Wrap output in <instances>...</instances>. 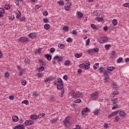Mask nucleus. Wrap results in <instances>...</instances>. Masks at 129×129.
Wrapping results in <instances>:
<instances>
[{
	"label": "nucleus",
	"instance_id": "nucleus-11",
	"mask_svg": "<svg viewBox=\"0 0 129 129\" xmlns=\"http://www.w3.org/2000/svg\"><path fill=\"white\" fill-rule=\"evenodd\" d=\"M34 123V122L32 120H26L25 121V124L26 125H32Z\"/></svg>",
	"mask_w": 129,
	"mask_h": 129
},
{
	"label": "nucleus",
	"instance_id": "nucleus-55",
	"mask_svg": "<svg viewBox=\"0 0 129 129\" xmlns=\"http://www.w3.org/2000/svg\"><path fill=\"white\" fill-rule=\"evenodd\" d=\"M118 113H119V110H118L117 111L113 112L114 116L117 115Z\"/></svg>",
	"mask_w": 129,
	"mask_h": 129
},
{
	"label": "nucleus",
	"instance_id": "nucleus-57",
	"mask_svg": "<svg viewBox=\"0 0 129 129\" xmlns=\"http://www.w3.org/2000/svg\"><path fill=\"white\" fill-rule=\"evenodd\" d=\"M54 52H55V49L52 47L50 50V53H53Z\"/></svg>",
	"mask_w": 129,
	"mask_h": 129
},
{
	"label": "nucleus",
	"instance_id": "nucleus-44",
	"mask_svg": "<svg viewBox=\"0 0 129 129\" xmlns=\"http://www.w3.org/2000/svg\"><path fill=\"white\" fill-rule=\"evenodd\" d=\"M5 77L6 78H9V77H10V73H9V72H6L5 74Z\"/></svg>",
	"mask_w": 129,
	"mask_h": 129
},
{
	"label": "nucleus",
	"instance_id": "nucleus-2",
	"mask_svg": "<svg viewBox=\"0 0 129 129\" xmlns=\"http://www.w3.org/2000/svg\"><path fill=\"white\" fill-rule=\"evenodd\" d=\"M99 95V93L98 91L92 93L90 95V98L92 100H97L98 99V96Z\"/></svg>",
	"mask_w": 129,
	"mask_h": 129
},
{
	"label": "nucleus",
	"instance_id": "nucleus-52",
	"mask_svg": "<svg viewBox=\"0 0 129 129\" xmlns=\"http://www.w3.org/2000/svg\"><path fill=\"white\" fill-rule=\"evenodd\" d=\"M43 22L46 23H49V19H48L47 18H44L43 19Z\"/></svg>",
	"mask_w": 129,
	"mask_h": 129
},
{
	"label": "nucleus",
	"instance_id": "nucleus-7",
	"mask_svg": "<svg viewBox=\"0 0 129 129\" xmlns=\"http://www.w3.org/2000/svg\"><path fill=\"white\" fill-rule=\"evenodd\" d=\"M17 69H18V70H19L20 72H19V75L20 76H22L23 75V74H24V72H25V70H23L22 69V68H21L20 66H18L17 67Z\"/></svg>",
	"mask_w": 129,
	"mask_h": 129
},
{
	"label": "nucleus",
	"instance_id": "nucleus-29",
	"mask_svg": "<svg viewBox=\"0 0 129 129\" xmlns=\"http://www.w3.org/2000/svg\"><path fill=\"white\" fill-rule=\"evenodd\" d=\"M112 23L113 26H116L117 25V20L116 19H113Z\"/></svg>",
	"mask_w": 129,
	"mask_h": 129
},
{
	"label": "nucleus",
	"instance_id": "nucleus-6",
	"mask_svg": "<svg viewBox=\"0 0 129 129\" xmlns=\"http://www.w3.org/2000/svg\"><path fill=\"white\" fill-rule=\"evenodd\" d=\"M53 59H55V60H57V62H62L63 61V57L59 56L58 55H55Z\"/></svg>",
	"mask_w": 129,
	"mask_h": 129
},
{
	"label": "nucleus",
	"instance_id": "nucleus-19",
	"mask_svg": "<svg viewBox=\"0 0 129 129\" xmlns=\"http://www.w3.org/2000/svg\"><path fill=\"white\" fill-rule=\"evenodd\" d=\"M56 100V97L55 96H51L49 98V101L53 102V101H55Z\"/></svg>",
	"mask_w": 129,
	"mask_h": 129
},
{
	"label": "nucleus",
	"instance_id": "nucleus-4",
	"mask_svg": "<svg viewBox=\"0 0 129 129\" xmlns=\"http://www.w3.org/2000/svg\"><path fill=\"white\" fill-rule=\"evenodd\" d=\"M97 41L99 43H100L101 44H103L104 43H107V42H108V38H107V37H100L98 39Z\"/></svg>",
	"mask_w": 129,
	"mask_h": 129
},
{
	"label": "nucleus",
	"instance_id": "nucleus-8",
	"mask_svg": "<svg viewBox=\"0 0 129 129\" xmlns=\"http://www.w3.org/2000/svg\"><path fill=\"white\" fill-rule=\"evenodd\" d=\"M13 129H25V128L23 124H19L15 126Z\"/></svg>",
	"mask_w": 129,
	"mask_h": 129
},
{
	"label": "nucleus",
	"instance_id": "nucleus-53",
	"mask_svg": "<svg viewBox=\"0 0 129 129\" xmlns=\"http://www.w3.org/2000/svg\"><path fill=\"white\" fill-rule=\"evenodd\" d=\"M123 6L125 8H128V9H129V3H125L123 5Z\"/></svg>",
	"mask_w": 129,
	"mask_h": 129
},
{
	"label": "nucleus",
	"instance_id": "nucleus-17",
	"mask_svg": "<svg viewBox=\"0 0 129 129\" xmlns=\"http://www.w3.org/2000/svg\"><path fill=\"white\" fill-rule=\"evenodd\" d=\"M12 119L13 121H14L15 122H17V121L19 120V117H18V116L17 115L14 116L12 117Z\"/></svg>",
	"mask_w": 129,
	"mask_h": 129
},
{
	"label": "nucleus",
	"instance_id": "nucleus-54",
	"mask_svg": "<svg viewBox=\"0 0 129 129\" xmlns=\"http://www.w3.org/2000/svg\"><path fill=\"white\" fill-rule=\"evenodd\" d=\"M122 61V58L120 57L117 60V63H120Z\"/></svg>",
	"mask_w": 129,
	"mask_h": 129
},
{
	"label": "nucleus",
	"instance_id": "nucleus-64",
	"mask_svg": "<svg viewBox=\"0 0 129 129\" xmlns=\"http://www.w3.org/2000/svg\"><path fill=\"white\" fill-rule=\"evenodd\" d=\"M112 57H114L115 56V51H113L112 52L111 54Z\"/></svg>",
	"mask_w": 129,
	"mask_h": 129
},
{
	"label": "nucleus",
	"instance_id": "nucleus-31",
	"mask_svg": "<svg viewBox=\"0 0 129 129\" xmlns=\"http://www.w3.org/2000/svg\"><path fill=\"white\" fill-rule=\"evenodd\" d=\"M91 28H92L94 30H98V28H97V27H96V25L94 24H92L91 25Z\"/></svg>",
	"mask_w": 129,
	"mask_h": 129
},
{
	"label": "nucleus",
	"instance_id": "nucleus-37",
	"mask_svg": "<svg viewBox=\"0 0 129 129\" xmlns=\"http://www.w3.org/2000/svg\"><path fill=\"white\" fill-rule=\"evenodd\" d=\"M99 66V63H95L94 66H93V68L94 69H97V68H98V67Z\"/></svg>",
	"mask_w": 129,
	"mask_h": 129
},
{
	"label": "nucleus",
	"instance_id": "nucleus-51",
	"mask_svg": "<svg viewBox=\"0 0 129 129\" xmlns=\"http://www.w3.org/2000/svg\"><path fill=\"white\" fill-rule=\"evenodd\" d=\"M75 103H80L81 102V100L80 99H77L74 101Z\"/></svg>",
	"mask_w": 129,
	"mask_h": 129
},
{
	"label": "nucleus",
	"instance_id": "nucleus-24",
	"mask_svg": "<svg viewBox=\"0 0 129 129\" xmlns=\"http://www.w3.org/2000/svg\"><path fill=\"white\" fill-rule=\"evenodd\" d=\"M30 118L31 119L35 120L36 119H38V116H37L36 115H33L30 116Z\"/></svg>",
	"mask_w": 129,
	"mask_h": 129
},
{
	"label": "nucleus",
	"instance_id": "nucleus-45",
	"mask_svg": "<svg viewBox=\"0 0 129 129\" xmlns=\"http://www.w3.org/2000/svg\"><path fill=\"white\" fill-rule=\"evenodd\" d=\"M70 7L69 6L65 5L64 6V10L65 11H67V12L69 11Z\"/></svg>",
	"mask_w": 129,
	"mask_h": 129
},
{
	"label": "nucleus",
	"instance_id": "nucleus-50",
	"mask_svg": "<svg viewBox=\"0 0 129 129\" xmlns=\"http://www.w3.org/2000/svg\"><path fill=\"white\" fill-rule=\"evenodd\" d=\"M67 42H68V43H72V38H68L67 40Z\"/></svg>",
	"mask_w": 129,
	"mask_h": 129
},
{
	"label": "nucleus",
	"instance_id": "nucleus-33",
	"mask_svg": "<svg viewBox=\"0 0 129 129\" xmlns=\"http://www.w3.org/2000/svg\"><path fill=\"white\" fill-rule=\"evenodd\" d=\"M75 57H76V58H81V57H82V54H79V53H75Z\"/></svg>",
	"mask_w": 129,
	"mask_h": 129
},
{
	"label": "nucleus",
	"instance_id": "nucleus-40",
	"mask_svg": "<svg viewBox=\"0 0 129 129\" xmlns=\"http://www.w3.org/2000/svg\"><path fill=\"white\" fill-rule=\"evenodd\" d=\"M58 48H59L60 49H64L65 46H64V44H59V45H58Z\"/></svg>",
	"mask_w": 129,
	"mask_h": 129
},
{
	"label": "nucleus",
	"instance_id": "nucleus-46",
	"mask_svg": "<svg viewBox=\"0 0 129 129\" xmlns=\"http://www.w3.org/2000/svg\"><path fill=\"white\" fill-rule=\"evenodd\" d=\"M103 70H104L103 68H100L98 69V71L100 73H102V72H103Z\"/></svg>",
	"mask_w": 129,
	"mask_h": 129
},
{
	"label": "nucleus",
	"instance_id": "nucleus-61",
	"mask_svg": "<svg viewBox=\"0 0 129 129\" xmlns=\"http://www.w3.org/2000/svg\"><path fill=\"white\" fill-rule=\"evenodd\" d=\"M93 15L94 16H98V13H97V11H95L93 13Z\"/></svg>",
	"mask_w": 129,
	"mask_h": 129
},
{
	"label": "nucleus",
	"instance_id": "nucleus-58",
	"mask_svg": "<svg viewBox=\"0 0 129 129\" xmlns=\"http://www.w3.org/2000/svg\"><path fill=\"white\" fill-rule=\"evenodd\" d=\"M43 15L44 17H47V16H48V12L45 11V12H43Z\"/></svg>",
	"mask_w": 129,
	"mask_h": 129
},
{
	"label": "nucleus",
	"instance_id": "nucleus-39",
	"mask_svg": "<svg viewBox=\"0 0 129 129\" xmlns=\"http://www.w3.org/2000/svg\"><path fill=\"white\" fill-rule=\"evenodd\" d=\"M4 9H5V10H6V11H8V10H10V9H11V7H10V5H6L4 6Z\"/></svg>",
	"mask_w": 129,
	"mask_h": 129
},
{
	"label": "nucleus",
	"instance_id": "nucleus-35",
	"mask_svg": "<svg viewBox=\"0 0 129 129\" xmlns=\"http://www.w3.org/2000/svg\"><path fill=\"white\" fill-rule=\"evenodd\" d=\"M38 96H39V94H38L37 92H34L32 95V96L33 97H38Z\"/></svg>",
	"mask_w": 129,
	"mask_h": 129
},
{
	"label": "nucleus",
	"instance_id": "nucleus-62",
	"mask_svg": "<svg viewBox=\"0 0 129 129\" xmlns=\"http://www.w3.org/2000/svg\"><path fill=\"white\" fill-rule=\"evenodd\" d=\"M112 116H115L113 112L108 115V118H110L111 117H112Z\"/></svg>",
	"mask_w": 129,
	"mask_h": 129
},
{
	"label": "nucleus",
	"instance_id": "nucleus-43",
	"mask_svg": "<svg viewBox=\"0 0 129 129\" xmlns=\"http://www.w3.org/2000/svg\"><path fill=\"white\" fill-rule=\"evenodd\" d=\"M117 100V98H114L113 100H112V104H116L117 103V102L116 101Z\"/></svg>",
	"mask_w": 129,
	"mask_h": 129
},
{
	"label": "nucleus",
	"instance_id": "nucleus-3",
	"mask_svg": "<svg viewBox=\"0 0 129 129\" xmlns=\"http://www.w3.org/2000/svg\"><path fill=\"white\" fill-rule=\"evenodd\" d=\"M74 91H73V93L72 94V96L74 97V98H80V97H82L84 95L83 93L77 92L74 93Z\"/></svg>",
	"mask_w": 129,
	"mask_h": 129
},
{
	"label": "nucleus",
	"instance_id": "nucleus-23",
	"mask_svg": "<svg viewBox=\"0 0 129 129\" xmlns=\"http://www.w3.org/2000/svg\"><path fill=\"white\" fill-rule=\"evenodd\" d=\"M29 37H30V38H36V37H37V35L34 33H30L29 34Z\"/></svg>",
	"mask_w": 129,
	"mask_h": 129
},
{
	"label": "nucleus",
	"instance_id": "nucleus-26",
	"mask_svg": "<svg viewBox=\"0 0 129 129\" xmlns=\"http://www.w3.org/2000/svg\"><path fill=\"white\" fill-rule=\"evenodd\" d=\"M44 28L45 30H49L50 29V24H46L44 25Z\"/></svg>",
	"mask_w": 129,
	"mask_h": 129
},
{
	"label": "nucleus",
	"instance_id": "nucleus-47",
	"mask_svg": "<svg viewBox=\"0 0 129 129\" xmlns=\"http://www.w3.org/2000/svg\"><path fill=\"white\" fill-rule=\"evenodd\" d=\"M80 68H81L82 69H83V68L85 69V64L84 63L80 64L79 65Z\"/></svg>",
	"mask_w": 129,
	"mask_h": 129
},
{
	"label": "nucleus",
	"instance_id": "nucleus-48",
	"mask_svg": "<svg viewBox=\"0 0 129 129\" xmlns=\"http://www.w3.org/2000/svg\"><path fill=\"white\" fill-rule=\"evenodd\" d=\"M90 43V39H88L86 41V46H88L89 45V43Z\"/></svg>",
	"mask_w": 129,
	"mask_h": 129
},
{
	"label": "nucleus",
	"instance_id": "nucleus-60",
	"mask_svg": "<svg viewBox=\"0 0 129 129\" xmlns=\"http://www.w3.org/2000/svg\"><path fill=\"white\" fill-rule=\"evenodd\" d=\"M71 5H72L71 2L69 1H68L67 3L66 4V5L68 6L70 8V7H71Z\"/></svg>",
	"mask_w": 129,
	"mask_h": 129
},
{
	"label": "nucleus",
	"instance_id": "nucleus-28",
	"mask_svg": "<svg viewBox=\"0 0 129 129\" xmlns=\"http://www.w3.org/2000/svg\"><path fill=\"white\" fill-rule=\"evenodd\" d=\"M30 62H31L30 60V59H28V58L25 59L24 63L25 64H26V65H28V64H30Z\"/></svg>",
	"mask_w": 129,
	"mask_h": 129
},
{
	"label": "nucleus",
	"instance_id": "nucleus-20",
	"mask_svg": "<svg viewBox=\"0 0 129 129\" xmlns=\"http://www.w3.org/2000/svg\"><path fill=\"white\" fill-rule=\"evenodd\" d=\"M103 77L104 78V80H105L106 82H108V78H109V76L108 75H104Z\"/></svg>",
	"mask_w": 129,
	"mask_h": 129
},
{
	"label": "nucleus",
	"instance_id": "nucleus-18",
	"mask_svg": "<svg viewBox=\"0 0 129 129\" xmlns=\"http://www.w3.org/2000/svg\"><path fill=\"white\" fill-rule=\"evenodd\" d=\"M106 68L109 71H113L115 70V67H107Z\"/></svg>",
	"mask_w": 129,
	"mask_h": 129
},
{
	"label": "nucleus",
	"instance_id": "nucleus-38",
	"mask_svg": "<svg viewBox=\"0 0 129 129\" xmlns=\"http://www.w3.org/2000/svg\"><path fill=\"white\" fill-rule=\"evenodd\" d=\"M111 47V45L110 44H107L105 45V48L106 50H109V48Z\"/></svg>",
	"mask_w": 129,
	"mask_h": 129
},
{
	"label": "nucleus",
	"instance_id": "nucleus-59",
	"mask_svg": "<svg viewBox=\"0 0 129 129\" xmlns=\"http://www.w3.org/2000/svg\"><path fill=\"white\" fill-rule=\"evenodd\" d=\"M14 98H15V97L13 95H11L9 96L10 100H14Z\"/></svg>",
	"mask_w": 129,
	"mask_h": 129
},
{
	"label": "nucleus",
	"instance_id": "nucleus-21",
	"mask_svg": "<svg viewBox=\"0 0 129 129\" xmlns=\"http://www.w3.org/2000/svg\"><path fill=\"white\" fill-rule=\"evenodd\" d=\"M57 120H59L58 118H53L50 120V122H51V123H56Z\"/></svg>",
	"mask_w": 129,
	"mask_h": 129
},
{
	"label": "nucleus",
	"instance_id": "nucleus-36",
	"mask_svg": "<svg viewBox=\"0 0 129 129\" xmlns=\"http://www.w3.org/2000/svg\"><path fill=\"white\" fill-rule=\"evenodd\" d=\"M96 21H98V22H102L103 21V19L101 17H97L96 18Z\"/></svg>",
	"mask_w": 129,
	"mask_h": 129
},
{
	"label": "nucleus",
	"instance_id": "nucleus-63",
	"mask_svg": "<svg viewBox=\"0 0 129 129\" xmlns=\"http://www.w3.org/2000/svg\"><path fill=\"white\" fill-rule=\"evenodd\" d=\"M57 82H58V83H63V81L62 80V79L59 78L57 79Z\"/></svg>",
	"mask_w": 129,
	"mask_h": 129
},
{
	"label": "nucleus",
	"instance_id": "nucleus-9",
	"mask_svg": "<svg viewBox=\"0 0 129 129\" xmlns=\"http://www.w3.org/2000/svg\"><path fill=\"white\" fill-rule=\"evenodd\" d=\"M83 17V14L80 11H78L77 13V18L78 19H82Z\"/></svg>",
	"mask_w": 129,
	"mask_h": 129
},
{
	"label": "nucleus",
	"instance_id": "nucleus-27",
	"mask_svg": "<svg viewBox=\"0 0 129 129\" xmlns=\"http://www.w3.org/2000/svg\"><path fill=\"white\" fill-rule=\"evenodd\" d=\"M99 112H100V111L98 109H96L95 110V111L94 112V113L95 115H98L99 114Z\"/></svg>",
	"mask_w": 129,
	"mask_h": 129
},
{
	"label": "nucleus",
	"instance_id": "nucleus-15",
	"mask_svg": "<svg viewBox=\"0 0 129 129\" xmlns=\"http://www.w3.org/2000/svg\"><path fill=\"white\" fill-rule=\"evenodd\" d=\"M38 62L39 65L41 66H45L46 65V63L41 59L38 60Z\"/></svg>",
	"mask_w": 129,
	"mask_h": 129
},
{
	"label": "nucleus",
	"instance_id": "nucleus-10",
	"mask_svg": "<svg viewBox=\"0 0 129 129\" xmlns=\"http://www.w3.org/2000/svg\"><path fill=\"white\" fill-rule=\"evenodd\" d=\"M119 114L120 116H121V117H125V116H126V113L124 112V111L119 110Z\"/></svg>",
	"mask_w": 129,
	"mask_h": 129
},
{
	"label": "nucleus",
	"instance_id": "nucleus-56",
	"mask_svg": "<svg viewBox=\"0 0 129 129\" xmlns=\"http://www.w3.org/2000/svg\"><path fill=\"white\" fill-rule=\"evenodd\" d=\"M0 14H5V10L3 8H0Z\"/></svg>",
	"mask_w": 129,
	"mask_h": 129
},
{
	"label": "nucleus",
	"instance_id": "nucleus-16",
	"mask_svg": "<svg viewBox=\"0 0 129 129\" xmlns=\"http://www.w3.org/2000/svg\"><path fill=\"white\" fill-rule=\"evenodd\" d=\"M88 111H89V109L88 108H85L83 109V111H82V114L84 115L85 112H88Z\"/></svg>",
	"mask_w": 129,
	"mask_h": 129
},
{
	"label": "nucleus",
	"instance_id": "nucleus-13",
	"mask_svg": "<svg viewBox=\"0 0 129 129\" xmlns=\"http://www.w3.org/2000/svg\"><path fill=\"white\" fill-rule=\"evenodd\" d=\"M45 57L46 58V59L48 60V61H51V60H52V55L49 54H45Z\"/></svg>",
	"mask_w": 129,
	"mask_h": 129
},
{
	"label": "nucleus",
	"instance_id": "nucleus-42",
	"mask_svg": "<svg viewBox=\"0 0 129 129\" xmlns=\"http://www.w3.org/2000/svg\"><path fill=\"white\" fill-rule=\"evenodd\" d=\"M21 84H22V85H23L24 86H25V85H26V84H27V81L25 80H23L21 81Z\"/></svg>",
	"mask_w": 129,
	"mask_h": 129
},
{
	"label": "nucleus",
	"instance_id": "nucleus-25",
	"mask_svg": "<svg viewBox=\"0 0 129 129\" xmlns=\"http://www.w3.org/2000/svg\"><path fill=\"white\" fill-rule=\"evenodd\" d=\"M37 70H38V72H41L45 70V68L43 66L39 67Z\"/></svg>",
	"mask_w": 129,
	"mask_h": 129
},
{
	"label": "nucleus",
	"instance_id": "nucleus-1",
	"mask_svg": "<svg viewBox=\"0 0 129 129\" xmlns=\"http://www.w3.org/2000/svg\"><path fill=\"white\" fill-rule=\"evenodd\" d=\"M70 119H71V116H68L63 120V123L66 127H70L71 125V121H70Z\"/></svg>",
	"mask_w": 129,
	"mask_h": 129
},
{
	"label": "nucleus",
	"instance_id": "nucleus-12",
	"mask_svg": "<svg viewBox=\"0 0 129 129\" xmlns=\"http://www.w3.org/2000/svg\"><path fill=\"white\" fill-rule=\"evenodd\" d=\"M85 66V70H87L90 68V63L88 61L87 62L84 64Z\"/></svg>",
	"mask_w": 129,
	"mask_h": 129
},
{
	"label": "nucleus",
	"instance_id": "nucleus-41",
	"mask_svg": "<svg viewBox=\"0 0 129 129\" xmlns=\"http://www.w3.org/2000/svg\"><path fill=\"white\" fill-rule=\"evenodd\" d=\"M23 104H25V105H28L29 104V101L28 100H24L22 102Z\"/></svg>",
	"mask_w": 129,
	"mask_h": 129
},
{
	"label": "nucleus",
	"instance_id": "nucleus-22",
	"mask_svg": "<svg viewBox=\"0 0 129 129\" xmlns=\"http://www.w3.org/2000/svg\"><path fill=\"white\" fill-rule=\"evenodd\" d=\"M71 61L69 60H67L64 61V65L65 66H70V64Z\"/></svg>",
	"mask_w": 129,
	"mask_h": 129
},
{
	"label": "nucleus",
	"instance_id": "nucleus-5",
	"mask_svg": "<svg viewBox=\"0 0 129 129\" xmlns=\"http://www.w3.org/2000/svg\"><path fill=\"white\" fill-rule=\"evenodd\" d=\"M19 41H20V42H21L22 43H25L26 42H29V38L26 37H22L20 38Z\"/></svg>",
	"mask_w": 129,
	"mask_h": 129
},
{
	"label": "nucleus",
	"instance_id": "nucleus-49",
	"mask_svg": "<svg viewBox=\"0 0 129 129\" xmlns=\"http://www.w3.org/2000/svg\"><path fill=\"white\" fill-rule=\"evenodd\" d=\"M119 120V116H116L115 117V120L114 121H116L117 122V121H118Z\"/></svg>",
	"mask_w": 129,
	"mask_h": 129
},
{
	"label": "nucleus",
	"instance_id": "nucleus-32",
	"mask_svg": "<svg viewBox=\"0 0 129 129\" xmlns=\"http://www.w3.org/2000/svg\"><path fill=\"white\" fill-rule=\"evenodd\" d=\"M57 5L59 6H64V2L63 1H60L57 2Z\"/></svg>",
	"mask_w": 129,
	"mask_h": 129
},
{
	"label": "nucleus",
	"instance_id": "nucleus-14",
	"mask_svg": "<svg viewBox=\"0 0 129 129\" xmlns=\"http://www.w3.org/2000/svg\"><path fill=\"white\" fill-rule=\"evenodd\" d=\"M57 89L62 90L63 89V83H58L57 85Z\"/></svg>",
	"mask_w": 129,
	"mask_h": 129
},
{
	"label": "nucleus",
	"instance_id": "nucleus-30",
	"mask_svg": "<svg viewBox=\"0 0 129 129\" xmlns=\"http://www.w3.org/2000/svg\"><path fill=\"white\" fill-rule=\"evenodd\" d=\"M63 31H66V32L69 31V27L68 26H63L62 27Z\"/></svg>",
	"mask_w": 129,
	"mask_h": 129
},
{
	"label": "nucleus",
	"instance_id": "nucleus-34",
	"mask_svg": "<svg viewBox=\"0 0 129 129\" xmlns=\"http://www.w3.org/2000/svg\"><path fill=\"white\" fill-rule=\"evenodd\" d=\"M112 86H113L114 89H115L116 90L117 89H118V87L117 86V85H116V84H115V83H113Z\"/></svg>",
	"mask_w": 129,
	"mask_h": 129
}]
</instances>
